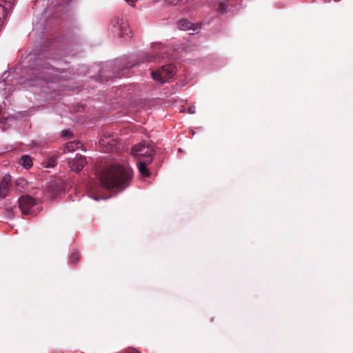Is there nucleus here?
<instances>
[{
    "instance_id": "f257e3e1",
    "label": "nucleus",
    "mask_w": 353,
    "mask_h": 353,
    "mask_svg": "<svg viewBox=\"0 0 353 353\" xmlns=\"http://www.w3.org/2000/svg\"><path fill=\"white\" fill-rule=\"evenodd\" d=\"M133 176V171L130 166L114 163L103 168L99 178L104 188L123 191L130 185Z\"/></svg>"
},
{
    "instance_id": "f03ea898",
    "label": "nucleus",
    "mask_w": 353,
    "mask_h": 353,
    "mask_svg": "<svg viewBox=\"0 0 353 353\" xmlns=\"http://www.w3.org/2000/svg\"><path fill=\"white\" fill-rule=\"evenodd\" d=\"M26 73V76L23 77L19 81V84L25 88L42 85L44 83L54 81L57 77L55 68L41 58L34 59Z\"/></svg>"
},
{
    "instance_id": "7ed1b4c3",
    "label": "nucleus",
    "mask_w": 353,
    "mask_h": 353,
    "mask_svg": "<svg viewBox=\"0 0 353 353\" xmlns=\"http://www.w3.org/2000/svg\"><path fill=\"white\" fill-rule=\"evenodd\" d=\"M110 30L117 37L130 39L132 37V32L127 21L123 18L115 17L110 23Z\"/></svg>"
},
{
    "instance_id": "20e7f679",
    "label": "nucleus",
    "mask_w": 353,
    "mask_h": 353,
    "mask_svg": "<svg viewBox=\"0 0 353 353\" xmlns=\"http://www.w3.org/2000/svg\"><path fill=\"white\" fill-rule=\"evenodd\" d=\"M168 47L161 43H154L152 46L151 52H148L144 55V59L142 62H157L161 59L169 58L170 55L168 53Z\"/></svg>"
},
{
    "instance_id": "39448f33",
    "label": "nucleus",
    "mask_w": 353,
    "mask_h": 353,
    "mask_svg": "<svg viewBox=\"0 0 353 353\" xmlns=\"http://www.w3.org/2000/svg\"><path fill=\"white\" fill-rule=\"evenodd\" d=\"M176 72V68L173 64H167L162 66L159 70L152 71L151 76L152 79L160 83H164L172 78Z\"/></svg>"
},
{
    "instance_id": "423d86ee",
    "label": "nucleus",
    "mask_w": 353,
    "mask_h": 353,
    "mask_svg": "<svg viewBox=\"0 0 353 353\" xmlns=\"http://www.w3.org/2000/svg\"><path fill=\"white\" fill-rule=\"evenodd\" d=\"M159 153L153 145L150 142L143 141L132 148L131 154H152Z\"/></svg>"
},
{
    "instance_id": "0eeeda50",
    "label": "nucleus",
    "mask_w": 353,
    "mask_h": 353,
    "mask_svg": "<svg viewBox=\"0 0 353 353\" xmlns=\"http://www.w3.org/2000/svg\"><path fill=\"white\" fill-rule=\"evenodd\" d=\"M18 202L23 215L31 214V208L37 204L36 200L29 195L21 196Z\"/></svg>"
},
{
    "instance_id": "6e6552de",
    "label": "nucleus",
    "mask_w": 353,
    "mask_h": 353,
    "mask_svg": "<svg viewBox=\"0 0 353 353\" xmlns=\"http://www.w3.org/2000/svg\"><path fill=\"white\" fill-rule=\"evenodd\" d=\"M16 0H0V27L10 14Z\"/></svg>"
},
{
    "instance_id": "1a4fd4ad",
    "label": "nucleus",
    "mask_w": 353,
    "mask_h": 353,
    "mask_svg": "<svg viewBox=\"0 0 353 353\" xmlns=\"http://www.w3.org/2000/svg\"><path fill=\"white\" fill-rule=\"evenodd\" d=\"M86 163V159L83 156H75L73 159H68V165L72 171L79 172Z\"/></svg>"
},
{
    "instance_id": "9d476101",
    "label": "nucleus",
    "mask_w": 353,
    "mask_h": 353,
    "mask_svg": "<svg viewBox=\"0 0 353 353\" xmlns=\"http://www.w3.org/2000/svg\"><path fill=\"white\" fill-rule=\"evenodd\" d=\"M11 180L12 179L10 174H6L3 177L0 183V196L4 198L8 195L11 187Z\"/></svg>"
},
{
    "instance_id": "9b49d317",
    "label": "nucleus",
    "mask_w": 353,
    "mask_h": 353,
    "mask_svg": "<svg viewBox=\"0 0 353 353\" xmlns=\"http://www.w3.org/2000/svg\"><path fill=\"white\" fill-rule=\"evenodd\" d=\"M76 151H82L85 152V150L83 149V144L79 141H70L68 142L64 148L63 152L66 153H73Z\"/></svg>"
},
{
    "instance_id": "f8f14e48",
    "label": "nucleus",
    "mask_w": 353,
    "mask_h": 353,
    "mask_svg": "<svg viewBox=\"0 0 353 353\" xmlns=\"http://www.w3.org/2000/svg\"><path fill=\"white\" fill-rule=\"evenodd\" d=\"M178 27L181 30H192L191 34H193L194 32H196L199 26L197 24H193L188 19H182L178 22Z\"/></svg>"
},
{
    "instance_id": "ddd939ff",
    "label": "nucleus",
    "mask_w": 353,
    "mask_h": 353,
    "mask_svg": "<svg viewBox=\"0 0 353 353\" xmlns=\"http://www.w3.org/2000/svg\"><path fill=\"white\" fill-rule=\"evenodd\" d=\"M137 167L142 177L146 178L150 176V172L148 168V165H145V163H140L138 161Z\"/></svg>"
},
{
    "instance_id": "4468645a",
    "label": "nucleus",
    "mask_w": 353,
    "mask_h": 353,
    "mask_svg": "<svg viewBox=\"0 0 353 353\" xmlns=\"http://www.w3.org/2000/svg\"><path fill=\"white\" fill-rule=\"evenodd\" d=\"M19 163L26 169H30L32 165V160L30 156H21Z\"/></svg>"
},
{
    "instance_id": "2eb2a0df",
    "label": "nucleus",
    "mask_w": 353,
    "mask_h": 353,
    "mask_svg": "<svg viewBox=\"0 0 353 353\" xmlns=\"http://www.w3.org/2000/svg\"><path fill=\"white\" fill-rule=\"evenodd\" d=\"M56 158L54 156H52L47 162H43L44 168H53L56 165Z\"/></svg>"
},
{
    "instance_id": "dca6fc26",
    "label": "nucleus",
    "mask_w": 353,
    "mask_h": 353,
    "mask_svg": "<svg viewBox=\"0 0 353 353\" xmlns=\"http://www.w3.org/2000/svg\"><path fill=\"white\" fill-rule=\"evenodd\" d=\"M80 254L79 252H73L71 254L70 261L72 263L76 264L80 261Z\"/></svg>"
},
{
    "instance_id": "f3484780",
    "label": "nucleus",
    "mask_w": 353,
    "mask_h": 353,
    "mask_svg": "<svg viewBox=\"0 0 353 353\" xmlns=\"http://www.w3.org/2000/svg\"><path fill=\"white\" fill-rule=\"evenodd\" d=\"M226 5L225 3L223 2H219V5H218V7H217V10L218 11L221 13V14H223L225 12H226L227 10H226Z\"/></svg>"
},
{
    "instance_id": "a211bd4d",
    "label": "nucleus",
    "mask_w": 353,
    "mask_h": 353,
    "mask_svg": "<svg viewBox=\"0 0 353 353\" xmlns=\"http://www.w3.org/2000/svg\"><path fill=\"white\" fill-rule=\"evenodd\" d=\"M147 158L145 160H139L138 161L140 163H145V165H148L152 161V159L151 156H145Z\"/></svg>"
},
{
    "instance_id": "6ab92c4d",
    "label": "nucleus",
    "mask_w": 353,
    "mask_h": 353,
    "mask_svg": "<svg viewBox=\"0 0 353 353\" xmlns=\"http://www.w3.org/2000/svg\"><path fill=\"white\" fill-rule=\"evenodd\" d=\"M175 4L179 5H185L186 3H189L191 1H193L194 0H174Z\"/></svg>"
},
{
    "instance_id": "aec40b11",
    "label": "nucleus",
    "mask_w": 353,
    "mask_h": 353,
    "mask_svg": "<svg viewBox=\"0 0 353 353\" xmlns=\"http://www.w3.org/2000/svg\"><path fill=\"white\" fill-rule=\"evenodd\" d=\"M125 1H126L129 5H130L131 6H134V3L137 1V0H124Z\"/></svg>"
},
{
    "instance_id": "412c9836",
    "label": "nucleus",
    "mask_w": 353,
    "mask_h": 353,
    "mask_svg": "<svg viewBox=\"0 0 353 353\" xmlns=\"http://www.w3.org/2000/svg\"><path fill=\"white\" fill-rule=\"evenodd\" d=\"M195 107L191 106L188 108V112L190 114H194L195 113Z\"/></svg>"
},
{
    "instance_id": "4be33fe9",
    "label": "nucleus",
    "mask_w": 353,
    "mask_h": 353,
    "mask_svg": "<svg viewBox=\"0 0 353 353\" xmlns=\"http://www.w3.org/2000/svg\"><path fill=\"white\" fill-rule=\"evenodd\" d=\"M69 134H70V132L68 130H65L62 132V137H68Z\"/></svg>"
},
{
    "instance_id": "5701e85b",
    "label": "nucleus",
    "mask_w": 353,
    "mask_h": 353,
    "mask_svg": "<svg viewBox=\"0 0 353 353\" xmlns=\"http://www.w3.org/2000/svg\"><path fill=\"white\" fill-rule=\"evenodd\" d=\"M102 152H103V153H105V152H107V153H114V152H116L114 151L112 148H111L110 150L107 149L106 150H103Z\"/></svg>"
},
{
    "instance_id": "b1692460",
    "label": "nucleus",
    "mask_w": 353,
    "mask_h": 353,
    "mask_svg": "<svg viewBox=\"0 0 353 353\" xmlns=\"http://www.w3.org/2000/svg\"><path fill=\"white\" fill-rule=\"evenodd\" d=\"M105 143H106V142H105V140H103H103H101V141H100V144H101V145H104V144H105Z\"/></svg>"
},
{
    "instance_id": "393cba45",
    "label": "nucleus",
    "mask_w": 353,
    "mask_h": 353,
    "mask_svg": "<svg viewBox=\"0 0 353 353\" xmlns=\"http://www.w3.org/2000/svg\"><path fill=\"white\" fill-rule=\"evenodd\" d=\"M6 150H7L6 152H11V151H12V146L10 147V149H9L8 148H6Z\"/></svg>"
}]
</instances>
